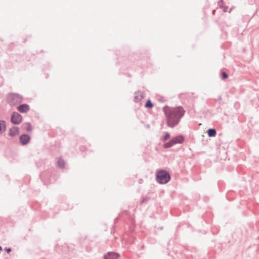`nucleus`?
Listing matches in <instances>:
<instances>
[{
    "label": "nucleus",
    "instance_id": "obj_1",
    "mask_svg": "<svg viewBox=\"0 0 259 259\" xmlns=\"http://www.w3.org/2000/svg\"><path fill=\"white\" fill-rule=\"evenodd\" d=\"M167 119V124L172 127L177 125L180 118L183 116L185 110L183 107L179 106L175 108L165 107L163 108Z\"/></svg>",
    "mask_w": 259,
    "mask_h": 259
},
{
    "label": "nucleus",
    "instance_id": "obj_2",
    "mask_svg": "<svg viewBox=\"0 0 259 259\" xmlns=\"http://www.w3.org/2000/svg\"><path fill=\"white\" fill-rule=\"evenodd\" d=\"M157 180L160 184H166L170 180V176L166 171L161 170L157 173Z\"/></svg>",
    "mask_w": 259,
    "mask_h": 259
},
{
    "label": "nucleus",
    "instance_id": "obj_3",
    "mask_svg": "<svg viewBox=\"0 0 259 259\" xmlns=\"http://www.w3.org/2000/svg\"><path fill=\"white\" fill-rule=\"evenodd\" d=\"M184 141V138L182 136H178L172 138L169 142L164 144L163 147L165 148H168L172 147L176 144H181Z\"/></svg>",
    "mask_w": 259,
    "mask_h": 259
},
{
    "label": "nucleus",
    "instance_id": "obj_4",
    "mask_svg": "<svg viewBox=\"0 0 259 259\" xmlns=\"http://www.w3.org/2000/svg\"><path fill=\"white\" fill-rule=\"evenodd\" d=\"M22 120V116L17 112L14 113L11 117L12 122L16 124H19Z\"/></svg>",
    "mask_w": 259,
    "mask_h": 259
},
{
    "label": "nucleus",
    "instance_id": "obj_5",
    "mask_svg": "<svg viewBox=\"0 0 259 259\" xmlns=\"http://www.w3.org/2000/svg\"><path fill=\"white\" fill-rule=\"evenodd\" d=\"M30 137L27 135H23L20 138V140L22 144L26 145L29 143Z\"/></svg>",
    "mask_w": 259,
    "mask_h": 259
},
{
    "label": "nucleus",
    "instance_id": "obj_6",
    "mask_svg": "<svg viewBox=\"0 0 259 259\" xmlns=\"http://www.w3.org/2000/svg\"><path fill=\"white\" fill-rule=\"evenodd\" d=\"M119 255L114 252H110L105 255L104 259H118Z\"/></svg>",
    "mask_w": 259,
    "mask_h": 259
},
{
    "label": "nucleus",
    "instance_id": "obj_7",
    "mask_svg": "<svg viewBox=\"0 0 259 259\" xmlns=\"http://www.w3.org/2000/svg\"><path fill=\"white\" fill-rule=\"evenodd\" d=\"M19 134V128L17 127L13 126L9 130V134L10 136H15Z\"/></svg>",
    "mask_w": 259,
    "mask_h": 259
},
{
    "label": "nucleus",
    "instance_id": "obj_8",
    "mask_svg": "<svg viewBox=\"0 0 259 259\" xmlns=\"http://www.w3.org/2000/svg\"><path fill=\"white\" fill-rule=\"evenodd\" d=\"M17 109L21 113H25L29 110V107L28 105L26 104H23L22 105L19 106L18 107Z\"/></svg>",
    "mask_w": 259,
    "mask_h": 259
},
{
    "label": "nucleus",
    "instance_id": "obj_9",
    "mask_svg": "<svg viewBox=\"0 0 259 259\" xmlns=\"http://www.w3.org/2000/svg\"><path fill=\"white\" fill-rule=\"evenodd\" d=\"M144 98V94L141 92H138L136 93L135 97V101L138 102Z\"/></svg>",
    "mask_w": 259,
    "mask_h": 259
},
{
    "label": "nucleus",
    "instance_id": "obj_10",
    "mask_svg": "<svg viewBox=\"0 0 259 259\" xmlns=\"http://www.w3.org/2000/svg\"><path fill=\"white\" fill-rule=\"evenodd\" d=\"M6 125L5 121L2 120L0 121V133H2L6 131Z\"/></svg>",
    "mask_w": 259,
    "mask_h": 259
},
{
    "label": "nucleus",
    "instance_id": "obj_11",
    "mask_svg": "<svg viewBox=\"0 0 259 259\" xmlns=\"http://www.w3.org/2000/svg\"><path fill=\"white\" fill-rule=\"evenodd\" d=\"M218 5L219 7L223 9L224 12H227L228 7L224 6V3L223 2V1H219L218 3Z\"/></svg>",
    "mask_w": 259,
    "mask_h": 259
},
{
    "label": "nucleus",
    "instance_id": "obj_12",
    "mask_svg": "<svg viewBox=\"0 0 259 259\" xmlns=\"http://www.w3.org/2000/svg\"><path fill=\"white\" fill-rule=\"evenodd\" d=\"M57 165L60 168H64L65 165L64 160L61 158H59L57 161Z\"/></svg>",
    "mask_w": 259,
    "mask_h": 259
},
{
    "label": "nucleus",
    "instance_id": "obj_13",
    "mask_svg": "<svg viewBox=\"0 0 259 259\" xmlns=\"http://www.w3.org/2000/svg\"><path fill=\"white\" fill-rule=\"evenodd\" d=\"M207 133L209 137H214L216 135V131L214 129H209Z\"/></svg>",
    "mask_w": 259,
    "mask_h": 259
},
{
    "label": "nucleus",
    "instance_id": "obj_14",
    "mask_svg": "<svg viewBox=\"0 0 259 259\" xmlns=\"http://www.w3.org/2000/svg\"><path fill=\"white\" fill-rule=\"evenodd\" d=\"M145 107L147 108H152L153 105L150 100H148L145 105Z\"/></svg>",
    "mask_w": 259,
    "mask_h": 259
},
{
    "label": "nucleus",
    "instance_id": "obj_15",
    "mask_svg": "<svg viewBox=\"0 0 259 259\" xmlns=\"http://www.w3.org/2000/svg\"><path fill=\"white\" fill-rule=\"evenodd\" d=\"M23 126L25 128V129L27 131H30L32 129L31 125L29 123H26L23 125Z\"/></svg>",
    "mask_w": 259,
    "mask_h": 259
},
{
    "label": "nucleus",
    "instance_id": "obj_16",
    "mask_svg": "<svg viewBox=\"0 0 259 259\" xmlns=\"http://www.w3.org/2000/svg\"><path fill=\"white\" fill-rule=\"evenodd\" d=\"M170 137V136L169 135V134L168 133H165V135L164 137H163L162 138H161V140L164 142L166 140H167L168 139H169Z\"/></svg>",
    "mask_w": 259,
    "mask_h": 259
},
{
    "label": "nucleus",
    "instance_id": "obj_17",
    "mask_svg": "<svg viewBox=\"0 0 259 259\" xmlns=\"http://www.w3.org/2000/svg\"><path fill=\"white\" fill-rule=\"evenodd\" d=\"M228 77V75L225 72H222V79H224Z\"/></svg>",
    "mask_w": 259,
    "mask_h": 259
},
{
    "label": "nucleus",
    "instance_id": "obj_18",
    "mask_svg": "<svg viewBox=\"0 0 259 259\" xmlns=\"http://www.w3.org/2000/svg\"><path fill=\"white\" fill-rule=\"evenodd\" d=\"M7 251L9 253L11 251V248H8L6 249Z\"/></svg>",
    "mask_w": 259,
    "mask_h": 259
}]
</instances>
